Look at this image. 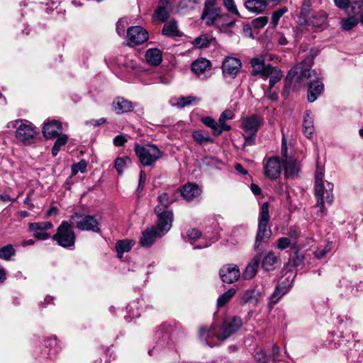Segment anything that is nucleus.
<instances>
[{
  "mask_svg": "<svg viewBox=\"0 0 363 363\" xmlns=\"http://www.w3.org/2000/svg\"><path fill=\"white\" fill-rule=\"evenodd\" d=\"M324 169L317 166L315 176L314 193L317 199V206L320 207L318 215L323 216L325 212V201L330 205L333 203L334 196L333 194L334 185L333 183L323 180Z\"/></svg>",
  "mask_w": 363,
  "mask_h": 363,
  "instance_id": "nucleus-1",
  "label": "nucleus"
},
{
  "mask_svg": "<svg viewBox=\"0 0 363 363\" xmlns=\"http://www.w3.org/2000/svg\"><path fill=\"white\" fill-rule=\"evenodd\" d=\"M313 60V57H307L288 72L285 79V91L301 89L303 80L312 77L311 67Z\"/></svg>",
  "mask_w": 363,
  "mask_h": 363,
  "instance_id": "nucleus-2",
  "label": "nucleus"
},
{
  "mask_svg": "<svg viewBox=\"0 0 363 363\" xmlns=\"http://www.w3.org/2000/svg\"><path fill=\"white\" fill-rule=\"evenodd\" d=\"M242 325V319L240 317L234 316L225 320L221 326L220 333H216L214 327L203 326L199 330V334L201 337L205 339L206 343L212 347V345L208 340V338L211 335H215L218 340H223L236 333Z\"/></svg>",
  "mask_w": 363,
  "mask_h": 363,
  "instance_id": "nucleus-3",
  "label": "nucleus"
},
{
  "mask_svg": "<svg viewBox=\"0 0 363 363\" xmlns=\"http://www.w3.org/2000/svg\"><path fill=\"white\" fill-rule=\"evenodd\" d=\"M269 203L264 202L260 208L259 215L258 229L255 244V249L259 250L262 248V245L267 243L272 235L271 229L269 226Z\"/></svg>",
  "mask_w": 363,
  "mask_h": 363,
  "instance_id": "nucleus-4",
  "label": "nucleus"
},
{
  "mask_svg": "<svg viewBox=\"0 0 363 363\" xmlns=\"http://www.w3.org/2000/svg\"><path fill=\"white\" fill-rule=\"evenodd\" d=\"M135 152L143 167L152 166L162 156V152L155 145H135Z\"/></svg>",
  "mask_w": 363,
  "mask_h": 363,
  "instance_id": "nucleus-5",
  "label": "nucleus"
},
{
  "mask_svg": "<svg viewBox=\"0 0 363 363\" xmlns=\"http://www.w3.org/2000/svg\"><path fill=\"white\" fill-rule=\"evenodd\" d=\"M72 228V223L62 221L57 228L56 233L52 236V240L60 247L73 250L75 245L76 235Z\"/></svg>",
  "mask_w": 363,
  "mask_h": 363,
  "instance_id": "nucleus-6",
  "label": "nucleus"
},
{
  "mask_svg": "<svg viewBox=\"0 0 363 363\" xmlns=\"http://www.w3.org/2000/svg\"><path fill=\"white\" fill-rule=\"evenodd\" d=\"M69 221L73 227L82 231L101 232L99 221L94 216L75 213L70 216Z\"/></svg>",
  "mask_w": 363,
  "mask_h": 363,
  "instance_id": "nucleus-7",
  "label": "nucleus"
},
{
  "mask_svg": "<svg viewBox=\"0 0 363 363\" xmlns=\"http://www.w3.org/2000/svg\"><path fill=\"white\" fill-rule=\"evenodd\" d=\"M155 212L158 218L157 230L159 236L166 234L171 228L173 221V213L169 210H164L160 206H156Z\"/></svg>",
  "mask_w": 363,
  "mask_h": 363,
  "instance_id": "nucleus-8",
  "label": "nucleus"
},
{
  "mask_svg": "<svg viewBox=\"0 0 363 363\" xmlns=\"http://www.w3.org/2000/svg\"><path fill=\"white\" fill-rule=\"evenodd\" d=\"M35 134V127L30 122L25 120H22L16 130V138L24 145L31 144Z\"/></svg>",
  "mask_w": 363,
  "mask_h": 363,
  "instance_id": "nucleus-9",
  "label": "nucleus"
},
{
  "mask_svg": "<svg viewBox=\"0 0 363 363\" xmlns=\"http://www.w3.org/2000/svg\"><path fill=\"white\" fill-rule=\"evenodd\" d=\"M127 37L129 40L125 43L127 46L134 47L145 43L148 38V32L141 26H131L127 30Z\"/></svg>",
  "mask_w": 363,
  "mask_h": 363,
  "instance_id": "nucleus-10",
  "label": "nucleus"
},
{
  "mask_svg": "<svg viewBox=\"0 0 363 363\" xmlns=\"http://www.w3.org/2000/svg\"><path fill=\"white\" fill-rule=\"evenodd\" d=\"M264 290L255 287L244 290L239 294L240 303L242 305H251L255 306L262 300Z\"/></svg>",
  "mask_w": 363,
  "mask_h": 363,
  "instance_id": "nucleus-11",
  "label": "nucleus"
},
{
  "mask_svg": "<svg viewBox=\"0 0 363 363\" xmlns=\"http://www.w3.org/2000/svg\"><path fill=\"white\" fill-rule=\"evenodd\" d=\"M52 227L53 225L50 221L36 222L29 223L28 230L36 239L46 240L50 238V234L47 231Z\"/></svg>",
  "mask_w": 363,
  "mask_h": 363,
  "instance_id": "nucleus-12",
  "label": "nucleus"
},
{
  "mask_svg": "<svg viewBox=\"0 0 363 363\" xmlns=\"http://www.w3.org/2000/svg\"><path fill=\"white\" fill-rule=\"evenodd\" d=\"M242 67L240 59L233 57H226L222 63V71L225 77L235 79Z\"/></svg>",
  "mask_w": 363,
  "mask_h": 363,
  "instance_id": "nucleus-13",
  "label": "nucleus"
},
{
  "mask_svg": "<svg viewBox=\"0 0 363 363\" xmlns=\"http://www.w3.org/2000/svg\"><path fill=\"white\" fill-rule=\"evenodd\" d=\"M191 70L198 77L206 78L211 74L212 64L210 60L201 57L192 62Z\"/></svg>",
  "mask_w": 363,
  "mask_h": 363,
  "instance_id": "nucleus-14",
  "label": "nucleus"
},
{
  "mask_svg": "<svg viewBox=\"0 0 363 363\" xmlns=\"http://www.w3.org/2000/svg\"><path fill=\"white\" fill-rule=\"evenodd\" d=\"M252 69L251 74L252 75H260L264 80H267L269 77V74L272 72H269L272 70V66L270 65H265L264 60L260 57H254L250 61Z\"/></svg>",
  "mask_w": 363,
  "mask_h": 363,
  "instance_id": "nucleus-15",
  "label": "nucleus"
},
{
  "mask_svg": "<svg viewBox=\"0 0 363 363\" xmlns=\"http://www.w3.org/2000/svg\"><path fill=\"white\" fill-rule=\"evenodd\" d=\"M62 132V123L57 120H46L42 128V133L46 139H53Z\"/></svg>",
  "mask_w": 363,
  "mask_h": 363,
  "instance_id": "nucleus-16",
  "label": "nucleus"
},
{
  "mask_svg": "<svg viewBox=\"0 0 363 363\" xmlns=\"http://www.w3.org/2000/svg\"><path fill=\"white\" fill-rule=\"evenodd\" d=\"M220 277L223 282L232 284L238 280L240 272L238 266L225 264L219 271Z\"/></svg>",
  "mask_w": 363,
  "mask_h": 363,
  "instance_id": "nucleus-17",
  "label": "nucleus"
},
{
  "mask_svg": "<svg viewBox=\"0 0 363 363\" xmlns=\"http://www.w3.org/2000/svg\"><path fill=\"white\" fill-rule=\"evenodd\" d=\"M265 176L270 179H277L281 172V165L277 157L269 158L264 165Z\"/></svg>",
  "mask_w": 363,
  "mask_h": 363,
  "instance_id": "nucleus-18",
  "label": "nucleus"
},
{
  "mask_svg": "<svg viewBox=\"0 0 363 363\" xmlns=\"http://www.w3.org/2000/svg\"><path fill=\"white\" fill-rule=\"evenodd\" d=\"M262 124V118L258 115L255 114L250 117L243 118L242 127L245 133L254 136Z\"/></svg>",
  "mask_w": 363,
  "mask_h": 363,
  "instance_id": "nucleus-19",
  "label": "nucleus"
},
{
  "mask_svg": "<svg viewBox=\"0 0 363 363\" xmlns=\"http://www.w3.org/2000/svg\"><path fill=\"white\" fill-rule=\"evenodd\" d=\"M328 14L325 11L320 10L312 13L306 22L309 26L324 29L328 26Z\"/></svg>",
  "mask_w": 363,
  "mask_h": 363,
  "instance_id": "nucleus-20",
  "label": "nucleus"
},
{
  "mask_svg": "<svg viewBox=\"0 0 363 363\" xmlns=\"http://www.w3.org/2000/svg\"><path fill=\"white\" fill-rule=\"evenodd\" d=\"M201 193L200 187L192 183H188L185 184L182 191L181 194L188 201H191L197 199Z\"/></svg>",
  "mask_w": 363,
  "mask_h": 363,
  "instance_id": "nucleus-21",
  "label": "nucleus"
},
{
  "mask_svg": "<svg viewBox=\"0 0 363 363\" xmlns=\"http://www.w3.org/2000/svg\"><path fill=\"white\" fill-rule=\"evenodd\" d=\"M220 9L218 8H203L201 19L206 21L208 26H216L218 17L220 13Z\"/></svg>",
  "mask_w": 363,
  "mask_h": 363,
  "instance_id": "nucleus-22",
  "label": "nucleus"
},
{
  "mask_svg": "<svg viewBox=\"0 0 363 363\" xmlns=\"http://www.w3.org/2000/svg\"><path fill=\"white\" fill-rule=\"evenodd\" d=\"M261 259V254H257L252 258L243 272L244 279H250L256 275Z\"/></svg>",
  "mask_w": 363,
  "mask_h": 363,
  "instance_id": "nucleus-23",
  "label": "nucleus"
},
{
  "mask_svg": "<svg viewBox=\"0 0 363 363\" xmlns=\"http://www.w3.org/2000/svg\"><path fill=\"white\" fill-rule=\"evenodd\" d=\"M289 289L286 284H279L269 297L268 308L272 310L274 306L281 299V298L289 291Z\"/></svg>",
  "mask_w": 363,
  "mask_h": 363,
  "instance_id": "nucleus-24",
  "label": "nucleus"
},
{
  "mask_svg": "<svg viewBox=\"0 0 363 363\" xmlns=\"http://www.w3.org/2000/svg\"><path fill=\"white\" fill-rule=\"evenodd\" d=\"M285 176L287 178H294L299 171L298 163L295 158L288 159L282 161Z\"/></svg>",
  "mask_w": 363,
  "mask_h": 363,
  "instance_id": "nucleus-25",
  "label": "nucleus"
},
{
  "mask_svg": "<svg viewBox=\"0 0 363 363\" xmlns=\"http://www.w3.org/2000/svg\"><path fill=\"white\" fill-rule=\"evenodd\" d=\"M200 98L194 96H181L172 99L170 103L172 106L182 108L186 106L195 105L199 104Z\"/></svg>",
  "mask_w": 363,
  "mask_h": 363,
  "instance_id": "nucleus-26",
  "label": "nucleus"
},
{
  "mask_svg": "<svg viewBox=\"0 0 363 363\" xmlns=\"http://www.w3.org/2000/svg\"><path fill=\"white\" fill-rule=\"evenodd\" d=\"M314 121L312 112L309 110L305 113L303 122V131L305 136L311 138L314 132Z\"/></svg>",
  "mask_w": 363,
  "mask_h": 363,
  "instance_id": "nucleus-27",
  "label": "nucleus"
},
{
  "mask_svg": "<svg viewBox=\"0 0 363 363\" xmlns=\"http://www.w3.org/2000/svg\"><path fill=\"white\" fill-rule=\"evenodd\" d=\"M113 107L116 113L120 114L133 109L132 102L122 97H118L113 102Z\"/></svg>",
  "mask_w": 363,
  "mask_h": 363,
  "instance_id": "nucleus-28",
  "label": "nucleus"
},
{
  "mask_svg": "<svg viewBox=\"0 0 363 363\" xmlns=\"http://www.w3.org/2000/svg\"><path fill=\"white\" fill-rule=\"evenodd\" d=\"M157 237H160L158 231L154 227H151L143 233L140 243L143 247H150L153 244L155 238Z\"/></svg>",
  "mask_w": 363,
  "mask_h": 363,
  "instance_id": "nucleus-29",
  "label": "nucleus"
},
{
  "mask_svg": "<svg viewBox=\"0 0 363 363\" xmlns=\"http://www.w3.org/2000/svg\"><path fill=\"white\" fill-rule=\"evenodd\" d=\"M145 59L152 65H159L162 61V52L158 48H150L145 52Z\"/></svg>",
  "mask_w": 363,
  "mask_h": 363,
  "instance_id": "nucleus-30",
  "label": "nucleus"
},
{
  "mask_svg": "<svg viewBox=\"0 0 363 363\" xmlns=\"http://www.w3.org/2000/svg\"><path fill=\"white\" fill-rule=\"evenodd\" d=\"M162 34L167 37H181L182 33L178 30L177 22L170 21L164 25Z\"/></svg>",
  "mask_w": 363,
  "mask_h": 363,
  "instance_id": "nucleus-31",
  "label": "nucleus"
},
{
  "mask_svg": "<svg viewBox=\"0 0 363 363\" xmlns=\"http://www.w3.org/2000/svg\"><path fill=\"white\" fill-rule=\"evenodd\" d=\"M278 261L279 257L273 252H269L262 259V267L265 271H272Z\"/></svg>",
  "mask_w": 363,
  "mask_h": 363,
  "instance_id": "nucleus-32",
  "label": "nucleus"
},
{
  "mask_svg": "<svg viewBox=\"0 0 363 363\" xmlns=\"http://www.w3.org/2000/svg\"><path fill=\"white\" fill-rule=\"evenodd\" d=\"M245 5L249 11L260 13L264 11L267 4L265 0H247L245 1Z\"/></svg>",
  "mask_w": 363,
  "mask_h": 363,
  "instance_id": "nucleus-33",
  "label": "nucleus"
},
{
  "mask_svg": "<svg viewBox=\"0 0 363 363\" xmlns=\"http://www.w3.org/2000/svg\"><path fill=\"white\" fill-rule=\"evenodd\" d=\"M201 122L212 130L215 136H218L222 133V130L218 123L211 116H205L201 118Z\"/></svg>",
  "mask_w": 363,
  "mask_h": 363,
  "instance_id": "nucleus-34",
  "label": "nucleus"
},
{
  "mask_svg": "<svg viewBox=\"0 0 363 363\" xmlns=\"http://www.w3.org/2000/svg\"><path fill=\"white\" fill-rule=\"evenodd\" d=\"M216 27L220 30L233 27L235 25V21L230 20L228 13H220Z\"/></svg>",
  "mask_w": 363,
  "mask_h": 363,
  "instance_id": "nucleus-35",
  "label": "nucleus"
},
{
  "mask_svg": "<svg viewBox=\"0 0 363 363\" xmlns=\"http://www.w3.org/2000/svg\"><path fill=\"white\" fill-rule=\"evenodd\" d=\"M133 244L134 242L128 240L118 241L116 244V249L118 252V257L121 258L123 253L129 252L131 250Z\"/></svg>",
  "mask_w": 363,
  "mask_h": 363,
  "instance_id": "nucleus-36",
  "label": "nucleus"
},
{
  "mask_svg": "<svg viewBox=\"0 0 363 363\" xmlns=\"http://www.w3.org/2000/svg\"><path fill=\"white\" fill-rule=\"evenodd\" d=\"M194 140L199 145H206L207 143H213L214 142L208 134H205L202 130H196L192 133Z\"/></svg>",
  "mask_w": 363,
  "mask_h": 363,
  "instance_id": "nucleus-37",
  "label": "nucleus"
},
{
  "mask_svg": "<svg viewBox=\"0 0 363 363\" xmlns=\"http://www.w3.org/2000/svg\"><path fill=\"white\" fill-rule=\"evenodd\" d=\"M313 76L309 81L308 90V91H323L324 85L322 79L316 77V73L314 70L311 71Z\"/></svg>",
  "mask_w": 363,
  "mask_h": 363,
  "instance_id": "nucleus-38",
  "label": "nucleus"
},
{
  "mask_svg": "<svg viewBox=\"0 0 363 363\" xmlns=\"http://www.w3.org/2000/svg\"><path fill=\"white\" fill-rule=\"evenodd\" d=\"M233 116V113L230 110H225L220 114L218 119V125L220 126L222 132L228 131L231 129V127L229 125H227L225 121L227 120L232 119Z\"/></svg>",
  "mask_w": 363,
  "mask_h": 363,
  "instance_id": "nucleus-39",
  "label": "nucleus"
},
{
  "mask_svg": "<svg viewBox=\"0 0 363 363\" xmlns=\"http://www.w3.org/2000/svg\"><path fill=\"white\" fill-rule=\"evenodd\" d=\"M359 21L358 16L354 14V16H349L346 18L341 20V27L345 30H350L355 27Z\"/></svg>",
  "mask_w": 363,
  "mask_h": 363,
  "instance_id": "nucleus-40",
  "label": "nucleus"
},
{
  "mask_svg": "<svg viewBox=\"0 0 363 363\" xmlns=\"http://www.w3.org/2000/svg\"><path fill=\"white\" fill-rule=\"evenodd\" d=\"M16 255V250L11 244H8L0 248V259L4 260H11L12 257Z\"/></svg>",
  "mask_w": 363,
  "mask_h": 363,
  "instance_id": "nucleus-41",
  "label": "nucleus"
},
{
  "mask_svg": "<svg viewBox=\"0 0 363 363\" xmlns=\"http://www.w3.org/2000/svg\"><path fill=\"white\" fill-rule=\"evenodd\" d=\"M235 293L236 290L233 288H231L220 295L217 299V307H223L235 296Z\"/></svg>",
  "mask_w": 363,
  "mask_h": 363,
  "instance_id": "nucleus-42",
  "label": "nucleus"
},
{
  "mask_svg": "<svg viewBox=\"0 0 363 363\" xmlns=\"http://www.w3.org/2000/svg\"><path fill=\"white\" fill-rule=\"evenodd\" d=\"M269 72H272L269 74V89H271L281 80L282 77V72L277 67H273L272 70H270Z\"/></svg>",
  "mask_w": 363,
  "mask_h": 363,
  "instance_id": "nucleus-43",
  "label": "nucleus"
},
{
  "mask_svg": "<svg viewBox=\"0 0 363 363\" xmlns=\"http://www.w3.org/2000/svg\"><path fill=\"white\" fill-rule=\"evenodd\" d=\"M60 136L57 138L55 144L52 148V156H56L60 149L62 146L65 145L67 143L68 137L67 135L60 134Z\"/></svg>",
  "mask_w": 363,
  "mask_h": 363,
  "instance_id": "nucleus-44",
  "label": "nucleus"
},
{
  "mask_svg": "<svg viewBox=\"0 0 363 363\" xmlns=\"http://www.w3.org/2000/svg\"><path fill=\"white\" fill-rule=\"evenodd\" d=\"M172 11L157 7L154 11L152 17L157 18L160 21L164 23L167 21Z\"/></svg>",
  "mask_w": 363,
  "mask_h": 363,
  "instance_id": "nucleus-45",
  "label": "nucleus"
},
{
  "mask_svg": "<svg viewBox=\"0 0 363 363\" xmlns=\"http://www.w3.org/2000/svg\"><path fill=\"white\" fill-rule=\"evenodd\" d=\"M288 9L286 6L281 7L277 10L274 11L272 14L271 23L273 27H277L280 18L288 12Z\"/></svg>",
  "mask_w": 363,
  "mask_h": 363,
  "instance_id": "nucleus-46",
  "label": "nucleus"
},
{
  "mask_svg": "<svg viewBox=\"0 0 363 363\" xmlns=\"http://www.w3.org/2000/svg\"><path fill=\"white\" fill-rule=\"evenodd\" d=\"M312 11V3L311 0H303L300 11V17L306 21L310 17Z\"/></svg>",
  "mask_w": 363,
  "mask_h": 363,
  "instance_id": "nucleus-47",
  "label": "nucleus"
},
{
  "mask_svg": "<svg viewBox=\"0 0 363 363\" xmlns=\"http://www.w3.org/2000/svg\"><path fill=\"white\" fill-rule=\"evenodd\" d=\"M131 163V160L128 157H118L115 160V167L119 174H122L124 169Z\"/></svg>",
  "mask_w": 363,
  "mask_h": 363,
  "instance_id": "nucleus-48",
  "label": "nucleus"
},
{
  "mask_svg": "<svg viewBox=\"0 0 363 363\" xmlns=\"http://www.w3.org/2000/svg\"><path fill=\"white\" fill-rule=\"evenodd\" d=\"M158 201L159 204L157 206H160L161 208L164 210H168V207L174 201L173 199H169L167 193H162L158 196Z\"/></svg>",
  "mask_w": 363,
  "mask_h": 363,
  "instance_id": "nucleus-49",
  "label": "nucleus"
},
{
  "mask_svg": "<svg viewBox=\"0 0 363 363\" xmlns=\"http://www.w3.org/2000/svg\"><path fill=\"white\" fill-rule=\"evenodd\" d=\"M211 40L206 35H201L194 40V45L197 48H207Z\"/></svg>",
  "mask_w": 363,
  "mask_h": 363,
  "instance_id": "nucleus-50",
  "label": "nucleus"
},
{
  "mask_svg": "<svg viewBox=\"0 0 363 363\" xmlns=\"http://www.w3.org/2000/svg\"><path fill=\"white\" fill-rule=\"evenodd\" d=\"M334 4L338 9L345 11L350 8H351L352 11V6L357 7V6L354 4V1L351 2L350 0H334Z\"/></svg>",
  "mask_w": 363,
  "mask_h": 363,
  "instance_id": "nucleus-51",
  "label": "nucleus"
},
{
  "mask_svg": "<svg viewBox=\"0 0 363 363\" xmlns=\"http://www.w3.org/2000/svg\"><path fill=\"white\" fill-rule=\"evenodd\" d=\"M86 162L84 160L79 161L78 163L74 164L72 167V175H75L78 172L84 173L86 169Z\"/></svg>",
  "mask_w": 363,
  "mask_h": 363,
  "instance_id": "nucleus-52",
  "label": "nucleus"
},
{
  "mask_svg": "<svg viewBox=\"0 0 363 363\" xmlns=\"http://www.w3.org/2000/svg\"><path fill=\"white\" fill-rule=\"evenodd\" d=\"M291 245L294 243L291 238L283 237L277 240L276 246L278 249L283 250L291 247Z\"/></svg>",
  "mask_w": 363,
  "mask_h": 363,
  "instance_id": "nucleus-53",
  "label": "nucleus"
},
{
  "mask_svg": "<svg viewBox=\"0 0 363 363\" xmlns=\"http://www.w3.org/2000/svg\"><path fill=\"white\" fill-rule=\"evenodd\" d=\"M268 22L267 16H259L252 21V26L257 29L264 28Z\"/></svg>",
  "mask_w": 363,
  "mask_h": 363,
  "instance_id": "nucleus-54",
  "label": "nucleus"
},
{
  "mask_svg": "<svg viewBox=\"0 0 363 363\" xmlns=\"http://www.w3.org/2000/svg\"><path fill=\"white\" fill-rule=\"evenodd\" d=\"M254 358L257 363H269L271 357L260 350L255 354Z\"/></svg>",
  "mask_w": 363,
  "mask_h": 363,
  "instance_id": "nucleus-55",
  "label": "nucleus"
},
{
  "mask_svg": "<svg viewBox=\"0 0 363 363\" xmlns=\"http://www.w3.org/2000/svg\"><path fill=\"white\" fill-rule=\"evenodd\" d=\"M199 2V0H181L179 6L182 9H194Z\"/></svg>",
  "mask_w": 363,
  "mask_h": 363,
  "instance_id": "nucleus-56",
  "label": "nucleus"
},
{
  "mask_svg": "<svg viewBox=\"0 0 363 363\" xmlns=\"http://www.w3.org/2000/svg\"><path fill=\"white\" fill-rule=\"evenodd\" d=\"M223 4L228 11L235 15L240 16L239 11L233 0H223Z\"/></svg>",
  "mask_w": 363,
  "mask_h": 363,
  "instance_id": "nucleus-57",
  "label": "nucleus"
},
{
  "mask_svg": "<svg viewBox=\"0 0 363 363\" xmlns=\"http://www.w3.org/2000/svg\"><path fill=\"white\" fill-rule=\"evenodd\" d=\"M127 311L130 313V316L134 318H138L140 316V313L138 312V308L136 303H133L127 306Z\"/></svg>",
  "mask_w": 363,
  "mask_h": 363,
  "instance_id": "nucleus-58",
  "label": "nucleus"
},
{
  "mask_svg": "<svg viewBox=\"0 0 363 363\" xmlns=\"http://www.w3.org/2000/svg\"><path fill=\"white\" fill-rule=\"evenodd\" d=\"M127 25V21L123 19H120L116 23V32L119 35H123L125 33V28Z\"/></svg>",
  "mask_w": 363,
  "mask_h": 363,
  "instance_id": "nucleus-59",
  "label": "nucleus"
},
{
  "mask_svg": "<svg viewBox=\"0 0 363 363\" xmlns=\"http://www.w3.org/2000/svg\"><path fill=\"white\" fill-rule=\"evenodd\" d=\"M187 236L191 241H194L201 236V233L198 229L192 228L188 230Z\"/></svg>",
  "mask_w": 363,
  "mask_h": 363,
  "instance_id": "nucleus-60",
  "label": "nucleus"
},
{
  "mask_svg": "<svg viewBox=\"0 0 363 363\" xmlns=\"http://www.w3.org/2000/svg\"><path fill=\"white\" fill-rule=\"evenodd\" d=\"M157 7H161L162 9L172 11L173 0H160Z\"/></svg>",
  "mask_w": 363,
  "mask_h": 363,
  "instance_id": "nucleus-61",
  "label": "nucleus"
},
{
  "mask_svg": "<svg viewBox=\"0 0 363 363\" xmlns=\"http://www.w3.org/2000/svg\"><path fill=\"white\" fill-rule=\"evenodd\" d=\"M330 246L328 245L324 249H318L314 252L315 257L318 259L323 258L330 250Z\"/></svg>",
  "mask_w": 363,
  "mask_h": 363,
  "instance_id": "nucleus-62",
  "label": "nucleus"
},
{
  "mask_svg": "<svg viewBox=\"0 0 363 363\" xmlns=\"http://www.w3.org/2000/svg\"><path fill=\"white\" fill-rule=\"evenodd\" d=\"M127 142V139L125 136L122 135H116L113 138V144L117 147H121L125 145V143Z\"/></svg>",
  "mask_w": 363,
  "mask_h": 363,
  "instance_id": "nucleus-63",
  "label": "nucleus"
},
{
  "mask_svg": "<svg viewBox=\"0 0 363 363\" xmlns=\"http://www.w3.org/2000/svg\"><path fill=\"white\" fill-rule=\"evenodd\" d=\"M106 122V118H101L98 120H89L85 122V125H93V126H97L99 125H101Z\"/></svg>",
  "mask_w": 363,
  "mask_h": 363,
  "instance_id": "nucleus-64",
  "label": "nucleus"
}]
</instances>
